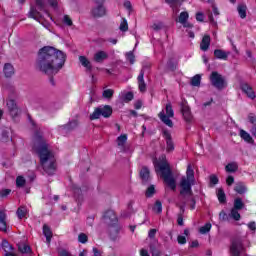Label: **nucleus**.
Returning <instances> with one entry per match:
<instances>
[{"instance_id": "nucleus-1", "label": "nucleus", "mask_w": 256, "mask_h": 256, "mask_svg": "<svg viewBox=\"0 0 256 256\" xmlns=\"http://www.w3.org/2000/svg\"><path fill=\"white\" fill-rule=\"evenodd\" d=\"M67 61V55L63 51L52 46H44L38 52L36 67L45 75H57Z\"/></svg>"}, {"instance_id": "nucleus-2", "label": "nucleus", "mask_w": 256, "mask_h": 256, "mask_svg": "<svg viewBox=\"0 0 256 256\" xmlns=\"http://www.w3.org/2000/svg\"><path fill=\"white\" fill-rule=\"evenodd\" d=\"M32 151L38 155L43 171L47 175H55V171H57L55 155L49 150V144H47L43 134L39 131L34 134Z\"/></svg>"}, {"instance_id": "nucleus-3", "label": "nucleus", "mask_w": 256, "mask_h": 256, "mask_svg": "<svg viewBox=\"0 0 256 256\" xmlns=\"http://www.w3.org/2000/svg\"><path fill=\"white\" fill-rule=\"evenodd\" d=\"M154 167L156 173H161L168 187H170L172 191H175L177 189V182L173 177V172H171V166H169V162H167V160L154 162Z\"/></svg>"}, {"instance_id": "nucleus-4", "label": "nucleus", "mask_w": 256, "mask_h": 256, "mask_svg": "<svg viewBox=\"0 0 256 256\" xmlns=\"http://www.w3.org/2000/svg\"><path fill=\"white\" fill-rule=\"evenodd\" d=\"M195 185V171L191 164L187 166L186 176H183L180 180V197H186L187 195H193V189Z\"/></svg>"}, {"instance_id": "nucleus-5", "label": "nucleus", "mask_w": 256, "mask_h": 256, "mask_svg": "<svg viewBox=\"0 0 256 256\" xmlns=\"http://www.w3.org/2000/svg\"><path fill=\"white\" fill-rule=\"evenodd\" d=\"M166 111V114H165ZM158 117L164 125H167V127H173V121L171 118L175 117V112L173 111V105H171V102H168L165 106V110H162Z\"/></svg>"}, {"instance_id": "nucleus-6", "label": "nucleus", "mask_w": 256, "mask_h": 256, "mask_svg": "<svg viewBox=\"0 0 256 256\" xmlns=\"http://www.w3.org/2000/svg\"><path fill=\"white\" fill-rule=\"evenodd\" d=\"M210 83L215 89L219 91L225 89L227 87V82L225 81V77L219 74L217 71H213L210 75Z\"/></svg>"}, {"instance_id": "nucleus-7", "label": "nucleus", "mask_w": 256, "mask_h": 256, "mask_svg": "<svg viewBox=\"0 0 256 256\" xmlns=\"http://www.w3.org/2000/svg\"><path fill=\"white\" fill-rule=\"evenodd\" d=\"M113 114V109L111 106H99L94 110V112L90 115V120L95 121V119H99L100 117H105L106 119L111 117Z\"/></svg>"}, {"instance_id": "nucleus-8", "label": "nucleus", "mask_w": 256, "mask_h": 256, "mask_svg": "<svg viewBox=\"0 0 256 256\" xmlns=\"http://www.w3.org/2000/svg\"><path fill=\"white\" fill-rule=\"evenodd\" d=\"M121 231H123V226L119 223L106 226V234L111 241H117Z\"/></svg>"}, {"instance_id": "nucleus-9", "label": "nucleus", "mask_w": 256, "mask_h": 256, "mask_svg": "<svg viewBox=\"0 0 256 256\" xmlns=\"http://www.w3.org/2000/svg\"><path fill=\"white\" fill-rule=\"evenodd\" d=\"M230 253L232 256H241L245 253V246L243 245V240L236 238L232 241L230 245Z\"/></svg>"}, {"instance_id": "nucleus-10", "label": "nucleus", "mask_w": 256, "mask_h": 256, "mask_svg": "<svg viewBox=\"0 0 256 256\" xmlns=\"http://www.w3.org/2000/svg\"><path fill=\"white\" fill-rule=\"evenodd\" d=\"M102 223L106 225V227L110 225H117L119 223V218L117 217V214L113 210H107L104 212L102 216Z\"/></svg>"}, {"instance_id": "nucleus-11", "label": "nucleus", "mask_w": 256, "mask_h": 256, "mask_svg": "<svg viewBox=\"0 0 256 256\" xmlns=\"http://www.w3.org/2000/svg\"><path fill=\"white\" fill-rule=\"evenodd\" d=\"M180 107H181V113L184 118V121H186V123H191L193 121V114H191V108L187 104V101L184 100L180 104Z\"/></svg>"}, {"instance_id": "nucleus-12", "label": "nucleus", "mask_w": 256, "mask_h": 256, "mask_svg": "<svg viewBox=\"0 0 256 256\" xmlns=\"http://www.w3.org/2000/svg\"><path fill=\"white\" fill-rule=\"evenodd\" d=\"M105 0H96V7L91 11L92 17H103L106 13L105 6H103Z\"/></svg>"}, {"instance_id": "nucleus-13", "label": "nucleus", "mask_w": 256, "mask_h": 256, "mask_svg": "<svg viewBox=\"0 0 256 256\" xmlns=\"http://www.w3.org/2000/svg\"><path fill=\"white\" fill-rule=\"evenodd\" d=\"M163 136L166 139V150L168 153L175 151V144L173 143V138H171V133L169 131L164 130Z\"/></svg>"}, {"instance_id": "nucleus-14", "label": "nucleus", "mask_w": 256, "mask_h": 256, "mask_svg": "<svg viewBox=\"0 0 256 256\" xmlns=\"http://www.w3.org/2000/svg\"><path fill=\"white\" fill-rule=\"evenodd\" d=\"M127 139V134H121L116 139L117 147L120 151H122V153H125L127 151V147H125V145H127Z\"/></svg>"}, {"instance_id": "nucleus-15", "label": "nucleus", "mask_w": 256, "mask_h": 256, "mask_svg": "<svg viewBox=\"0 0 256 256\" xmlns=\"http://www.w3.org/2000/svg\"><path fill=\"white\" fill-rule=\"evenodd\" d=\"M6 105L11 117H17V115H19L20 111H19V108L17 107V103L15 102V100L13 99L8 100Z\"/></svg>"}, {"instance_id": "nucleus-16", "label": "nucleus", "mask_w": 256, "mask_h": 256, "mask_svg": "<svg viewBox=\"0 0 256 256\" xmlns=\"http://www.w3.org/2000/svg\"><path fill=\"white\" fill-rule=\"evenodd\" d=\"M240 88L243 91V93H245V95H247L248 99L254 100L256 98L255 91H253V87H251V85H249L247 83H242L240 85Z\"/></svg>"}, {"instance_id": "nucleus-17", "label": "nucleus", "mask_w": 256, "mask_h": 256, "mask_svg": "<svg viewBox=\"0 0 256 256\" xmlns=\"http://www.w3.org/2000/svg\"><path fill=\"white\" fill-rule=\"evenodd\" d=\"M28 17L29 19H34V21H38V23H41V19H43V15L37 10L35 6L30 7Z\"/></svg>"}, {"instance_id": "nucleus-18", "label": "nucleus", "mask_w": 256, "mask_h": 256, "mask_svg": "<svg viewBox=\"0 0 256 256\" xmlns=\"http://www.w3.org/2000/svg\"><path fill=\"white\" fill-rule=\"evenodd\" d=\"M140 179H142V183H149L151 181V171L147 166L142 167L140 170Z\"/></svg>"}, {"instance_id": "nucleus-19", "label": "nucleus", "mask_w": 256, "mask_h": 256, "mask_svg": "<svg viewBox=\"0 0 256 256\" xmlns=\"http://www.w3.org/2000/svg\"><path fill=\"white\" fill-rule=\"evenodd\" d=\"M144 77H145V71L141 70L137 78L140 93H145V91H147V84H145Z\"/></svg>"}, {"instance_id": "nucleus-20", "label": "nucleus", "mask_w": 256, "mask_h": 256, "mask_svg": "<svg viewBox=\"0 0 256 256\" xmlns=\"http://www.w3.org/2000/svg\"><path fill=\"white\" fill-rule=\"evenodd\" d=\"M95 63H103L106 59H109V54L103 50H100L94 54Z\"/></svg>"}, {"instance_id": "nucleus-21", "label": "nucleus", "mask_w": 256, "mask_h": 256, "mask_svg": "<svg viewBox=\"0 0 256 256\" xmlns=\"http://www.w3.org/2000/svg\"><path fill=\"white\" fill-rule=\"evenodd\" d=\"M210 45H211V36L204 35V37L202 38V41L200 43L201 51H208Z\"/></svg>"}, {"instance_id": "nucleus-22", "label": "nucleus", "mask_w": 256, "mask_h": 256, "mask_svg": "<svg viewBox=\"0 0 256 256\" xmlns=\"http://www.w3.org/2000/svg\"><path fill=\"white\" fill-rule=\"evenodd\" d=\"M230 52H226L222 49H216L214 50V57L216 59H222L223 61H227L229 59Z\"/></svg>"}, {"instance_id": "nucleus-23", "label": "nucleus", "mask_w": 256, "mask_h": 256, "mask_svg": "<svg viewBox=\"0 0 256 256\" xmlns=\"http://www.w3.org/2000/svg\"><path fill=\"white\" fill-rule=\"evenodd\" d=\"M43 235L46 237L47 245H51V239H53V232L51 231V228L47 226V224L43 226Z\"/></svg>"}, {"instance_id": "nucleus-24", "label": "nucleus", "mask_w": 256, "mask_h": 256, "mask_svg": "<svg viewBox=\"0 0 256 256\" xmlns=\"http://www.w3.org/2000/svg\"><path fill=\"white\" fill-rule=\"evenodd\" d=\"M18 251H20V253H22V255H31V253H33L31 251V246L20 242L18 243Z\"/></svg>"}, {"instance_id": "nucleus-25", "label": "nucleus", "mask_w": 256, "mask_h": 256, "mask_svg": "<svg viewBox=\"0 0 256 256\" xmlns=\"http://www.w3.org/2000/svg\"><path fill=\"white\" fill-rule=\"evenodd\" d=\"M239 135L241 139H243L246 143H250V144L255 143V141L253 140V137H251V134H249V132L241 129Z\"/></svg>"}, {"instance_id": "nucleus-26", "label": "nucleus", "mask_w": 256, "mask_h": 256, "mask_svg": "<svg viewBox=\"0 0 256 256\" xmlns=\"http://www.w3.org/2000/svg\"><path fill=\"white\" fill-rule=\"evenodd\" d=\"M7 219V214L5 212L0 211V230H2L4 233H7V222L5 221Z\"/></svg>"}, {"instance_id": "nucleus-27", "label": "nucleus", "mask_w": 256, "mask_h": 256, "mask_svg": "<svg viewBox=\"0 0 256 256\" xmlns=\"http://www.w3.org/2000/svg\"><path fill=\"white\" fill-rule=\"evenodd\" d=\"M238 170L239 165L237 164V162H231L225 166L226 173H237Z\"/></svg>"}, {"instance_id": "nucleus-28", "label": "nucleus", "mask_w": 256, "mask_h": 256, "mask_svg": "<svg viewBox=\"0 0 256 256\" xmlns=\"http://www.w3.org/2000/svg\"><path fill=\"white\" fill-rule=\"evenodd\" d=\"M234 191L239 195H243L244 193H247V186H245V183L243 182H238L234 187Z\"/></svg>"}, {"instance_id": "nucleus-29", "label": "nucleus", "mask_w": 256, "mask_h": 256, "mask_svg": "<svg viewBox=\"0 0 256 256\" xmlns=\"http://www.w3.org/2000/svg\"><path fill=\"white\" fill-rule=\"evenodd\" d=\"M79 61H80L81 65L85 67V69H87L88 71H93V66L91 65V61H89V59H87V57L80 56Z\"/></svg>"}, {"instance_id": "nucleus-30", "label": "nucleus", "mask_w": 256, "mask_h": 256, "mask_svg": "<svg viewBox=\"0 0 256 256\" xmlns=\"http://www.w3.org/2000/svg\"><path fill=\"white\" fill-rule=\"evenodd\" d=\"M14 74H15V69L13 68V65H11L10 63H6L4 65L5 77H13Z\"/></svg>"}, {"instance_id": "nucleus-31", "label": "nucleus", "mask_w": 256, "mask_h": 256, "mask_svg": "<svg viewBox=\"0 0 256 256\" xmlns=\"http://www.w3.org/2000/svg\"><path fill=\"white\" fill-rule=\"evenodd\" d=\"M79 127V122L77 120H73L66 125L61 126V129L65 131H73V129H77Z\"/></svg>"}, {"instance_id": "nucleus-32", "label": "nucleus", "mask_w": 256, "mask_h": 256, "mask_svg": "<svg viewBox=\"0 0 256 256\" xmlns=\"http://www.w3.org/2000/svg\"><path fill=\"white\" fill-rule=\"evenodd\" d=\"M34 1L39 11H43V13L48 15V17H51V15L49 14V11L47 10V8H45V0H34Z\"/></svg>"}, {"instance_id": "nucleus-33", "label": "nucleus", "mask_w": 256, "mask_h": 256, "mask_svg": "<svg viewBox=\"0 0 256 256\" xmlns=\"http://www.w3.org/2000/svg\"><path fill=\"white\" fill-rule=\"evenodd\" d=\"M237 11H238L239 17L241 19H245L247 17V6L246 5H244V4L238 5Z\"/></svg>"}, {"instance_id": "nucleus-34", "label": "nucleus", "mask_w": 256, "mask_h": 256, "mask_svg": "<svg viewBox=\"0 0 256 256\" xmlns=\"http://www.w3.org/2000/svg\"><path fill=\"white\" fill-rule=\"evenodd\" d=\"M1 247L4 253H11L13 252V249H14L13 246L9 244V241L7 240H2Z\"/></svg>"}, {"instance_id": "nucleus-35", "label": "nucleus", "mask_w": 256, "mask_h": 256, "mask_svg": "<svg viewBox=\"0 0 256 256\" xmlns=\"http://www.w3.org/2000/svg\"><path fill=\"white\" fill-rule=\"evenodd\" d=\"M16 215L18 219H24V217H27V207L20 206L16 211Z\"/></svg>"}, {"instance_id": "nucleus-36", "label": "nucleus", "mask_w": 256, "mask_h": 256, "mask_svg": "<svg viewBox=\"0 0 256 256\" xmlns=\"http://www.w3.org/2000/svg\"><path fill=\"white\" fill-rule=\"evenodd\" d=\"M182 199H184V201H190L191 202V205H190V209H195V205H196V201H195V198L193 197V192H192V195H189V194H186V197L185 196H181Z\"/></svg>"}, {"instance_id": "nucleus-37", "label": "nucleus", "mask_w": 256, "mask_h": 256, "mask_svg": "<svg viewBox=\"0 0 256 256\" xmlns=\"http://www.w3.org/2000/svg\"><path fill=\"white\" fill-rule=\"evenodd\" d=\"M119 101L121 105H123L124 103H129V91L121 92V94L119 95Z\"/></svg>"}, {"instance_id": "nucleus-38", "label": "nucleus", "mask_w": 256, "mask_h": 256, "mask_svg": "<svg viewBox=\"0 0 256 256\" xmlns=\"http://www.w3.org/2000/svg\"><path fill=\"white\" fill-rule=\"evenodd\" d=\"M217 197H218L219 203L227 202V196H225V191L223 190V188L218 189Z\"/></svg>"}, {"instance_id": "nucleus-39", "label": "nucleus", "mask_w": 256, "mask_h": 256, "mask_svg": "<svg viewBox=\"0 0 256 256\" xmlns=\"http://www.w3.org/2000/svg\"><path fill=\"white\" fill-rule=\"evenodd\" d=\"M245 207V204L243 203V199L241 198H236L234 200V207L233 209H236L238 211H241V209H243Z\"/></svg>"}, {"instance_id": "nucleus-40", "label": "nucleus", "mask_w": 256, "mask_h": 256, "mask_svg": "<svg viewBox=\"0 0 256 256\" xmlns=\"http://www.w3.org/2000/svg\"><path fill=\"white\" fill-rule=\"evenodd\" d=\"M190 84L192 87H199V85H201V75L196 74L194 77H192Z\"/></svg>"}, {"instance_id": "nucleus-41", "label": "nucleus", "mask_w": 256, "mask_h": 256, "mask_svg": "<svg viewBox=\"0 0 256 256\" xmlns=\"http://www.w3.org/2000/svg\"><path fill=\"white\" fill-rule=\"evenodd\" d=\"M229 217L234 219V221H239L241 219V214H239V210L232 208Z\"/></svg>"}, {"instance_id": "nucleus-42", "label": "nucleus", "mask_w": 256, "mask_h": 256, "mask_svg": "<svg viewBox=\"0 0 256 256\" xmlns=\"http://www.w3.org/2000/svg\"><path fill=\"white\" fill-rule=\"evenodd\" d=\"M181 203L182 204H176V206H178V208L180 209L178 215H181V217H183V215H185V207L187 206V201L182 198Z\"/></svg>"}, {"instance_id": "nucleus-43", "label": "nucleus", "mask_w": 256, "mask_h": 256, "mask_svg": "<svg viewBox=\"0 0 256 256\" xmlns=\"http://www.w3.org/2000/svg\"><path fill=\"white\" fill-rule=\"evenodd\" d=\"M178 19H179V23H181L182 25H185V23H187V19H189V13L181 12Z\"/></svg>"}, {"instance_id": "nucleus-44", "label": "nucleus", "mask_w": 256, "mask_h": 256, "mask_svg": "<svg viewBox=\"0 0 256 256\" xmlns=\"http://www.w3.org/2000/svg\"><path fill=\"white\" fill-rule=\"evenodd\" d=\"M26 183H27V181L25 180V177L18 176L16 178V187H25Z\"/></svg>"}, {"instance_id": "nucleus-45", "label": "nucleus", "mask_w": 256, "mask_h": 256, "mask_svg": "<svg viewBox=\"0 0 256 256\" xmlns=\"http://www.w3.org/2000/svg\"><path fill=\"white\" fill-rule=\"evenodd\" d=\"M115 91H113V89H106L103 91L102 93V97H104V99H111V97H113Z\"/></svg>"}, {"instance_id": "nucleus-46", "label": "nucleus", "mask_w": 256, "mask_h": 256, "mask_svg": "<svg viewBox=\"0 0 256 256\" xmlns=\"http://www.w3.org/2000/svg\"><path fill=\"white\" fill-rule=\"evenodd\" d=\"M78 241L82 243V245H85V243L89 241V236H87L85 233H80L78 235Z\"/></svg>"}, {"instance_id": "nucleus-47", "label": "nucleus", "mask_w": 256, "mask_h": 256, "mask_svg": "<svg viewBox=\"0 0 256 256\" xmlns=\"http://www.w3.org/2000/svg\"><path fill=\"white\" fill-rule=\"evenodd\" d=\"M209 231H211V223H207L204 226H202L200 228V233L202 235H205L206 233H209Z\"/></svg>"}, {"instance_id": "nucleus-48", "label": "nucleus", "mask_w": 256, "mask_h": 256, "mask_svg": "<svg viewBox=\"0 0 256 256\" xmlns=\"http://www.w3.org/2000/svg\"><path fill=\"white\" fill-rule=\"evenodd\" d=\"M153 210L156 213H162V211H163V204H161V201H159V200L156 201Z\"/></svg>"}, {"instance_id": "nucleus-49", "label": "nucleus", "mask_w": 256, "mask_h": 256, "mask_svg": "<svg viewBox=\"0 0 256 256\" xmlns=\"http://www.w3.org/2000/svg\"><path fill=\"white\" fill-rule=\"evenodd\" d=\"M167 67L170 69V71H175L177 69V65L173 61V58H170L167 62Z\"/></svg>"}, {"instance_id": "nucleus-50", "label": "nucleus", "mask_w": 256, "mask_h": 256, "mask_svg": "<svg viewBox=\"0 0 256 256\" xmlns=\"http://www.w3.org/2000/svg\"><path fill=\"white\" fill-rule=\"evenodd\" d=\"M11 195V189H2L0 190L1 199H5V197H9Z\"/></svg>"}, {"instance_id": "nucleus-51", "label": "nucleus", "mask_w": 256, "mask_h": 256, "mask_svg": "<svg viewBox=\"0 0 256 256\" xmlns=\"http://www.w3.org/2000/svg\"><path fill=\"white\" fill-rule=\"evenodd\" d=\"M120 31H127V29H129V25L127 23V19H123V21L121 22L120 26H119Z\"/></svg>"}, {"instance_id": "nucleus-52", "label": "nucleus", "mask_w": 256, "mask_h": 256, "mask_svg": "<svg viewBox=\"0 0 256 256\" xmlns=\"http://www.w3.org/2000/svg\"><path fill=\"white\" fill-rule=\"evenodd\" d=\"M155 195V186L151 185L146 190V197H153Z\"/></svg>"}, {"instance_id": "nucleus-53", "label": "nucleus", "mask_w": 256, "mask_h": 256, "mask_svg": "<svg viewBox=\"0 0 256 256\" xmlns=\"http://www.w3.org/2000/svg\"><path fill=\"white\" fill-rule=\"evenodd\" d=\"M229 217L224 210L219 213V221H229Z\"/></svg>"}, {"instance_id": "nucleus-54", "label": "nucleus", "mask_w": 256, "mask_h": 256, "mask_svg": "<svg viewBox=\"0 0 256 256\" xmlns=\"http://www.w3.org/2000/svg\"><path fill=\"white\" fill-rule=\"evenodd\" d=\"M248 120H249V123H251L253 126L256 125V116H255V114L250 113L248 115Z\"/></svg>"}, {"instance_id": "nucleus-55", "label": "nucleus", "mask_w": 256, "mask_h": 256, "mask_svg": "<svg viewBox=\"0 0 256 256\" xmlns=\"http://www.w3.org/2000/svg\"><path fill=\"white\" fill-rule=\"evenodd\" d=\"M64 24L67 25L68 27H71V25H73V20H71V18L67 15L64 16Z\"/></svg>"}, {"instance_id": "nucleus-56", "label": "nucleus", "mask_w": 256, "mask_h": 256, "mask_svg": "<svg viewBox=\"0 0 256 256\" xmlns=\"http://www.w3.org/2000/svg\"><path fill=\"white\" fill-rule=\"evenodd\" d=\"M177 241H178L179 245H185V243H187V238L185 236L179 235L177 237Z\"/></svg>"}, {"instance_id": "nucleus-57", "label": "nucleus", "mask_w": 256, "mask_h": 256, "mask_svg": "<svg viewBox=\"0 0 256 256\" xmlns=\"http://www.w3.org/2000/svg\"><path fill=\"white\" fill-rule=\"evenodd\" d=\"M210 183L211 185H217V183H219V178L215 175H210Z\"/></svg>"}, {"instance_id": "nucleus-58", "label": "nucleus", "mask_w": 256, "mask_h": 256, "mask_svg": "<svg viewBox=\"0 0 256 256\" xmlns=\"http://www.w3.org/2000/svg\"><path fill=\"white\" fill-rule=\"evenodd\" d=\"M141 107H143V101L142 100H136L134 102V109L139 110V109H141Z\"/></svg>"}, {"instance_id": "nucleus-59", "label": "nucleus", "mask_w": 256, "mask_h": 256, "mask_svg": "<svg viewBox=\"0 0 256 256\" xmlns=\"http://www.w3.org/2000/svg\"><path fill=\"white\" fill-rule=\"evenodd\" d=\"M226 183L229 187L235 183V178L233 176H228L226 179Z\"/></svg>"}, {"instance_id": "nucleus-60", "label": "nucleus", "mask_w": 256, "mask_h": 256, "mask_svg": "<svg viewBox=\"0 0 256 256\" xmlns=\"http://www.w3.org/2000/svg\"><path fill=\"white\" fill-rule=\"evenodd\" d=\"M152 29H153L154 31H161V29H163V24H162V23L153 24V25H152Z\"/></svg>"}, {"instance_id": "nucleus-61", "label": "nucleus", "mask_w": 256, "mask_h": 256, "mask_svg": "<svg viewBox=\"0 0 256 256\" xmlns=\"http://www.w3.org/2000/svg\"><path fill=\"white\" fill-rule=\"evenodd\" d=\"M129 63L130 65H133L135 63V55L131 51L129 52Z\"/></svg>"}, {"instance_id": "nucleus-62", "label": "nucleus", "mask_w": 256, "mask_h": 256, "mask_svg": "<svg viewBox=\"0 0 256 256\" xmlns=\"http://www.w3.org/2000/svg\"><path fill=\"white\" fill-rule=\"evenodd\" d=\"M92 251H93L94 256H102L103 255V252L101 250H99L98 248L94 247L92 249Z\"/></svg>"}, {"instance_id": "nucleus-63", "label": "nucleus", "mask_w": 256, "mask_h": 256, "mask_svg": "<svg viewBox=\"0 0 256 256\" xmlns=\"http://www.w3.org/2000/svg\"><path fill=\"white\" fill-rule=\"evenodd\" d=\"M177 224H178L180 227H183V225H185L184 222H183V216L178 215Z\"/></svg>"}, {"instance_id": "nucleus-64", "label": "nucleus", "mask_w": 256, "mask_h": 256, "mask_svg": "<svg viewBox=\"0 0 256 256\" xmlns=\"http://www.w3.org/2000/svg\"><path fill=\"white\" fill-rule=\"evenodd\" d=\"M248 228L251 230V231H255L256 230V223L255 222H250L248 224Z\"/></svg>"}]
</instances>
